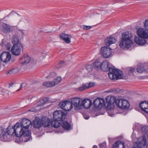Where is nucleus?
<instances>
[{"mask_svg":"<svg viewBox=\"0 0 148 148\" xmlns=\"http://www.w3.org/2000/svg\"><path fill=\"white\" fill-rule=\"evenodd\" d=\"M148 143L147 139L144 136L138 138L137 141L134 143V146L137 148H147Z\"/></svg>","mask_w":148,"mask_h":148,"instance_id":"obj_4","label":"nucleus"},{"mask_svg":"<svg viewBox=\"0 0 148 148\" xmlns=\"http://www.w3.org/2000/svg\"><path fill=\"white\" fill-rule=\"evenodd\" d=\"M61 77L60 76H58L55 79H53V80L55 85H56L61 82Z\"/></svg>","mask_w":148,"mask_h":148,"instance_id":"obj_37","label":"nucleus"},{"mask_svg":"<svg viewBox=\"0 0 148 148\" xmlns=\"http://www.w3.org/2000/svg\"><path fill=\"white\" fill-rule=\"evenodd\" d=\"M135 71V69H130L129 70V71L131 72H133L134 71Z\"/></svg>","mask_w":148,"mask_h":148,"instance_id":"obj_52","label":"nucleus"},{"mask_svg":"<svg viewBox=\"0 0 148 148\" xmlns=\"http://www.w3.org/2000/svg\"><path fill=\"white\" fill-rule=\"evenodd\" d=\"M16 14L17 16H16L15 20L18 24L20 23L21 22L23 23H25L26 19L24 17L17 13H16Z\"/></svg>","mask_w":148,"mask_h":148,"instance_id":"obj_26","label":"nucleus"},{"mask_svg":"<svg viewBox=\"0 0 148 148\" xmlns=\"http://www.w3.org/2000/svg\"><path fill=\"white\" fill-rule=\"evenodd\" d=\"M14 27L5 23L2 25V30L3 32L5 33L11 32L14 29Z\"/></svg>","mask_w":148,"mask_h":148,"instance_id":"obj_17","label":"nucleus"},{"mask_svg":"<svg viewBox=\"0 0 148 148\" xmlns=\"http://www.w3.org/2000/svg\"><path fill=\"white\" fill-rule=\"evenodd\" d=\"M43 86H46V83L45 82L43 84Z\"/></svg>","mask_w":148,"mask_h":148,"instance_id":"obj_54","label":"nucleus"},{"mask_svg":"<svg viewBox=\"0 0 148 148\" xmlns=\"http://www.w3.org/2000/svg\"><path fill=\"white\" fill-rule=\"evenodd\" d=\"M56 75L55 73L54 72H52L50 73L49 75L47 77H47H55L56 76Z\"/></svg>","mask_w":148,"mask_h":148,"instance_id":"obj_45","label":"nucleus"},{"mask_svg":"<svg viewBox=\"0 0 148 148\" xmlns=\"http://www.w3.org/2000/svg\"><path fill=\"white\" fill-rule=\"evenodd\" d=\"M67 115L66 113L60 110L54 111L53 114V117L54 120L62 122L66 118Z\"/></svg>","mask_w":148,"mask_h":148,"instance_id":"obj_5","label":"nucleus"},{"mask_svg":"<svg viewBox=\"0 0 148 148\" xmlns=\"http://www.w3.org/2000/svg\"><path fill=\"white\" fill-rule=\"evenodd\" d=\"M146 117L147 119H148V115H147Z\"/></svg>","mask_w":148,"mask_h":148,"instance_id":"obj_58","label":"nucleus"},{"mask_svg":"<svg viewBox=\"0 0 148 148\" xmlns=\"http://www.w3.org/2000/svg\"><path fill=\"white\" fill-rule=\"evenodd\" d=\"M136 70L138 72L141 73L145 71V69L143 67H139L137 68Z\"/></svg>","mask_w":148,"mask_h":148,"instance_id":"obj_44","label":"nucleus"},{"mask_svg":"<svg viewBox=\"0 0 148 148\" xmlns=\"http://www.w3.org/2000/svg\"><path fill=\"white\" fill-rule=\"evenodd\" d=\"M1 60L4 63L9 62L11 58V55L9 52L4 51L0 55Z\"/></svg>","mask_w":148,"mask_h":148,"instance_id":"obj_12","label":"nucleus"},{"mask_svg":"<svg viewBox=\"0 0 148 148\" xmlns=\"http://www.w3.org/2000/svg\"><path fill=\"white\" fill-rule=\"evenodd\" d=\"M99 146L101 148H104L106 146V144L105 143H103L101 144H100Z\"/></svg>","mask_w":148,"mask_h":148,"instance_id":"obj_50","label":"nucleus"},{"mask_svg":"<svg viewBox=\"0 0 148 148\" xmlns=\"http://www.w3.org/2000/svg\"><path fill=\"white\" fill-rule=\"evenodd\" d=\"M0 139L4 141H9V137L7 136L6 131L1 127H0Z\"/></svg>","mask_w":148,"mask_h":148,"instance_id":"obj_15","label":"nucleus"},{"mask_svg":"<svg viewBox=\"0 0 148 148\" xmlns=\"http://www.w3.org/2000/svg\"><path fill=\"white\" fill-rule=\"evenodd\" d=\"M42 125L45 127H46V117L45 116H43L41 118L40 121Z\"/></svg>","mask_w":148,"mask_h":148,"instance_id":"obj_36","label":"nucleus"},{"mask_svg":"<svg viewBox=\"0 0 148 148\" xmlns=\"http://www.w3.org/2000/svg\"><path fill=\"white\" fill-rule=\"evenodd\" d=\"M30 57L27 54H25L20 59V62L23 64H26L30 61Z\"/></svg>","mask_w":148,"mask_h":148,"instance_id":"obj_22","label":"nucleus"},{"mask_svg":"<svg viewBox=\"0 0 148 148\" xmlns=\"http://www.w3.org/2000/svg\"><path fill=\"white\" fill-rule=\"evenodd\" d=\"M12 44L13 45H17L18 44H21L19 42V40L18 36H14L12 39Z\"/></svg>","mask_w":148,"mask_h":148,"instance_id":"obj_31","label":"nucleus"},{"mask_svg":"<svg viewBox=\"0 0 148 148\" xmlns=\"http://www.w3.org/2000/svg\"><path fill=\"white\" fill-rule=\"evenodd\" d=\"M95 85V84L94 82L86 84L83 83L82 85V86L79 87L78 89L79 91H82L88 88L92 87Z\"/></svg>","mask_w":148,"mask_h":148,"instance_id":"obj_18","label":"nucleus"},{"mask_svg":"<svg viewBox=\"0 0 148 148\" xmlns=\"http://www.w3.org/2000/svg\"><path fill=\"white\" fill-rule=\"evenodd\" d=\"M109 69V72H112L115 77L116 78V79H121L123 77V72L122 71L111 67Z\"/></svg>","mask_w":148,"mask_h":148,"instance_id":"obj_11","label":"nucleus"},{"mask_svg":"<svg viewBox=\"0 0 148 148\" xmlns=\"http://www.w3.org/2000/svg\"><path fill=\"white\" fill-rule=\"evenodd\" d=\"M108 75L109 78L111 79H116V78L115 77L114 75L112 72H110L108 73Z\"/></svg>","mask_w":148,"mask_h":148,"instance_id":"obj_41","label":"nucleus"},{"mask_svg":"<svg viewBox=\"0 0 148 148\" xmlns=\"http://www.w3.org/2000/svg\"><path fill=\"white\" fill-rule=\"evenodd\" d=\"M101 55L106 58H108L112 55L111 49L104 46L102 47L100 50Z\"/></svg>","mask_w":148,"mask_h":148,"instance_id":"obj_8","label":"nucleus"},{"mask_svg":"<svg viewBox=\"0 0 148 148\" xmlns=\"http://www.w3.org/2000/svg\"><path fill=\"white\" fill-rule=\"evenodd\" d=\"M6 132L7 134V136L9 137V140H10V135H12V134H14L13 133L14 131V127H11L10 126H9L6 129Z\"/></svg>","mask_w":148,"mask_h":148,"instance_id":"obj_32","label":"nucleus"},{"mask_svg":"<svg viewBox=\"0 0 148 148\" xmlns=\"http://www.w3.org/2000/svg\"><path fill=\"white\" fill-rule=\"evenodd\" d=\"M139 107L142 110L148 115V102L146 101H142L139 105Z\"/></svg>","mask_w":148,"mask_h":148,"instance_id":"obj_16","label":"nucleus"},{"mask_svg":"<svg viewBox=\"0 0 148 148\" xmlns=\"http://www.w3.org/2000/svg\"><path fill=\"white\" fill-rule=\"evenodd\" d=\"M116 41V40L114 38L110 36L105 39V43L106 45L108 46L110 45L115 43Z\"/></svg>","mask_w":148,"mask_h":148,"instance_id":"obj_21","label":"nucleus"},{"mask_svg":"<svg viewBox=\"0 0 148 148\" xmlns=\"http://www.w3.org/2000/svg\"><path fill=\"white\" fill-rule=\"evenodd\" d=\"M132 34L128 32H123L121 34L119 42L120 47L122 49L129 48L133 44Z\"/></svg>","mask_w":148,"mask_h":148,"instance_id":"obj_1","label":"nucleus"},{"mask_svg":"<svg viewBox=\"0 0 148 148\" xmlns=\"http://www.w3.org/2000/svg\"><path fill=\"white\" fill-rule=\"evenodd\" d=\"M19 33L21 34L22 35H25V31L23 29H19L18 30Z\"/></svg>","mask_w":148,"mask_h":148,"instance_id":"obj_47","label":"nucleus"},{"mask_svg":"<svg viewBox=\"0 0 148 148\" xmlns=\"http://www.w3.org/2000/svg\"><path fill=\"white\" fill-rule=\"evenodd\" d=\"M82 27L83 29L87 30L90 28L92 27V26L83 25Z\"/></svg>","mask_w":148,"mask_h":148,"instance_id":"obj_48","label":"nucleus"},{"mask_svg":"<svg viewBox=\"0 0 148 148\" xmlns=\"http://www.w3.org/2000/svg\"><path fill=\"white\" fill-rule=\"evenodd\" d=\"M144 26L146 29L148 30V19L145 20L144 23Z\"/></svg>","mask_w":148,"mask_h":148,"instance_id":"obj_46","label":"nucleus"},{"mask_svg":"<svg viewBox=\"0 0 148 148\" xmlns=\"http://www.w3.org/2000/svg\"><path fill=\"white\" fill-rule=\"evenodd\" d=\"M24 84H21V85L20 87V88H19L16 91H17V92H18V91H19L21 89V88H22V86H23V85Z\"/></svg>","mask_w":148,"mask_h":148,"instance_id":"obj_51","label":"nucleus"},{"mask_svg":"<svg viewBox=\"0 0 148 148\" xmlns=\"http://www.w3.org/2000/svg\"><path fill=\"white\" fill-rule=\"evenodd\" d=\"M106 102L108 103L107 107H108L110 105H112L114 102L116 103V98L114 97L108 96L106 98Z\"/></svg>","mask_w":148,"mask_h":148,"instance_id":"obj_23","label":"nucleus"},{"mask_svg":"<svg viewBox=\"0 0 148 148\" xmlns=\"http://www.w3.org/2000/svg\"><path fill=\"white\" fill-rule=\"evenodd\" d=\"M62 127L66 130H69L71 129V125L67 121L63 122L61 124Z\"/></svg>","mask_w":148,"mask_h":148,"instance_id":"obj_30","label":"nucleus"},{"mask_svg":"<svg viewBox=\"0 0 148 148\" xmlns=\"http://www.w3.org/2000/svg\"><path fill=\"white\" fill-rule=\"evenodd\" d=\"M51 32V31H48V32L47 31V32Z\"/></svg>","mask_w":148,"mask_h":148,"instance_id":"obj_59","label":"nucleus"},{"mask_svg":"<svg viewBox=\"0 0 148 148\" xmlns=\"http://www.w3.org/2000/svg\"><path fill=\"white\" fill-rule=\"evenodd\" d=\"M60 38L64 40L66 43H69L71 42L70 39L71 36L70 35L62 33L60 34Z\"/></svg>","mask_w":148,"mask_h":148,"instance_id":"obj_20","label":"nucleus"},{"mask_svg":"<svg viewBox=\"0 0 148 148\" xmlns=\"http://www.w3.org/2000/svg\"><path fill=\"white\" fill-rule=\"evenodd\" d=\"M30 138H29L28 139H27V140H25L24 141L25 142H27L28 141L30 140Z\"/></svg>","mask_w":148,"mask_h":148,"instance_id":"obj_53","label":"nucleus"},{"mask_svg":"<svg viewBox=\"0 0 148 148\" xmlns=\"http://www.w3.org/2000/svg\"><path fill=\"white\" fill-rule=\"evenodd\" d=\"M112 148H125L124 143L122 141H117L114 144Z\"/></svg>","mask_w":148,"mask_h":148,"instance_id":"obj_25","label":"nucleus"},{"mask_svg":"<svg viewBox=\"0 0 148 148\" xmlns=\"http://www.w3.org/2000/svg\"><path fill=\"white\" fill-rule=\"evenodd\" d=\"M93 105L95 108H101L105 106L104 100L102 98H97L94 101Z\"/></svg>","mask_w":148,"mask_h":148,"instance_id":"obj_10","label":"nucleus"},{"mask_svg":"<svg viewBox=\"0 0 148 148\" xmlns=\"http://www.w3.org/2000/svg\"><path fill=\"white\" fill-rule=\"evenodd\" d=\"M62 122L57 120H54L52 121L49 119H47V127L49 126L50 124L52 127L54 128H58L59 127L61 124Z\"/></svg>","mask_w":148,"mask_h":148,"instance_id":"obj_14","label":"nucleus"},{"mask_svg":"<svg viewBox=\"0 0 148 148\" xmlns=\"http://www.w3.org/2000/svg\"><path fill=\"white\" fill-rule=\"evenodd\" d=\"M137 34L139 37H136L134 41L139 45H144L146 42L145 38H148V30L146 31L143 28H139L137 30Z\"/></svg>","mask_w":148,"mask_h":148,"instance_id":"obj_2","label":"nucleus"},{"mask_svg":"<svg viewBox=\"0 0 148 148\" xmlns=\"http://www.w3.org/2000/svg\"><path fill=\"white\" fill-rule=\"evenodd\" d=\"M1 46L2 47H5V48L8 50H9L10 49L11 47V44L10 43L3 41L2 40V43L0 44Z\"/></svg>","mask_w":148,"mask_h":148,"instance_id":"obj_33","label":"nucleus"},{"mask_svg":"<svg viewBox=\"0 0 148 148\" xmlns=\"http://www.w3.org/2000/svg\"><path fill=\"white\" fill-rule=\"evenodd\" d=\"M32 123L34 127L36 129L40 128L42 125L39 119H36L33 121Z\"/></svg>","mask_w":148,"mask_h":148,"instance_id":"obj_27","label":"nucleus"},{"mask_svg":"<svg viewBox=\"0 0 148 148\" xmlns=\"http://www.w3.org/2000/svg\"><path fill=\"white\" fill-rule=\"evenodd\" d=\"M101 63L99 61L95 62L93 64V67L95 69H98L100 68Z\"/></svg>","mask_w":148,"mask_h":148,"instance_id":"obj_35","label":"nucleus"},{"mask_svg":"<svg viewBox=\"0 0 148 148\" xmlns=\"http://www.w3.org/2000/svg\"><path fill=\"white\" fill-rule=\"evenodd\" d=\"M13 83H11V84H9V87H10V86H12L13 85Z\"/></svg>","mask_w":148,"mask_h":148,"instance_id":"obj_56","label":"nucleus"},{"mask_svg":"<svg viewBox=\"0 0 148 148\" xmlns=\"http://www.w3.org/2000/svg\"><path fill=\"white\" fill-rule=\"evenodd\" d=\"M46 102V98H45L35 103L34 105V106L38 107L43 105Z\"/></svg>","mask_w":148,"mask_h":148,"instance_id":"obj_28","label":"nucleus"},{"mask_svg":"<svg viewBox=\"0 0 148 148\" xmlns=\"http://www.w3.org/2000/svg\"><path fill=\"white\" fill-rule=\"evenodd\" d=\"M141 130L143 136L147 135L148 134V126H145L142 127Z\"/></svg>","mask_w":148,"mask_h":148,"instance_id":"obj_34","label":"nucleus"},{"mask_svg":"<svg viewBox=\"0 0 148 148\" xmlns=\"http://www.w3.org/2000/svg\"><path fill=\"white\" fill-rule=\"evenodd\" d=\"M92 105V102L90 100L88 99H84L81 102L82 109L83 107L86 109L89 108Z\"/></svg>","mask_w":148,"mask_h":148,"instance_id":"obj_19","label":"nucleus"},{"mask_svg":"<svg viewBox=\"0 0 148 148\" xmlns=\"http://www.w3.org/2000/svg\"><path fill=\"white\" fill-rule=\"evenodd\" d=\"M11 13H10L7 16V17H9V15Z\"/></svg>","mask_w":148,"mask_h":148,"instance_id":"obj_57","label":"nucleus"},{"mask_svg":"<svg viewBox=\"0 0 148 148\" xmlns=\"http://www.w3.org/2000/svg\"><path fill=\"white\" fill-rule=\"evenodd\" d=\"M23 48L21 44L13 45L11 47V51L12 54L15 56H18L21 53V51Z\"/></svg>","mask_w":148,"mask_h":148,"instance_id":"obj_9","label":"nucleus"},{"mask_svg":"<svg viewBox=\"0 0 148 148\" xmlns=\"http://www.w3.org/2000/svg\"><path fill=\"white\" fill-rule=\"evenodd\" d=\"M36 107L35 106V107L32 108H31V109H29L28 110L29 111H31V112H36L38 111V110H40V108L39 109H37L36 108Z\"/></svg>","mask_w":148,"mask_h":148,"instance_id":"obj_49","label":"nucleus"},{"mask_svg":"<svg viewBox=\"0 0 148 148\" xmlns=\"http://www.w3.org/2000/svg\"><path fill=\"white\" fill-rule=\"evenodd\" d=\"M55 86L53 80V81H49L47 82V87H53Z\"/></svg>","mask_w":148,"mask_h":148,"instance_id":"obj_39","label":"nucleus"},{"mask_svg":"<svg viewBox=\"0 0 148 148\" xmlns=\"http://www.w3.org/2000/svg\"><path fill=\"white\" fill-rule=\"evenodd\" d=\"M13 133L16 136L18 137L22 136H29L31 134V132L28 131H25L19 123H17L14 126Z\"/></svg>","mask_w":148,"mask_h":148,"instance_id":"obj_3","label":"nucleus"},{"mask_svg":"<svg viewBox=\"0 0 148 148\" xmlns=\"http://www.w3.org/2000/svg\"><path fill=\"white\" fill-rule=\"evenodd\" d=\"M66 101L61 102L59 103V106L64 110L65 106L66 105Z\"/></svg>","mask_w":148,"mask_h":148,"instance_id":"obj_38","label":"nucleus"},{"mask_svg":"<svg viewBox=\"0 0 148 148\" xmlns=\"http://www.w3.org/2000/svg\"><path fill=\"white\" fill-rule=\"evenodd\" d=\"M86 69L89 72L91 71L93 68V66L89 64H87L86 66Z\"/></svg>","mask_w":148,"mask_h":148,"instance_id":"obj_43","label":"nucleus"},{"mask_svg":"<svg viewBox=\"0 0 148 148\" xmlns=\"http://www.w3.org/2000/svg\"><path fill=\"white\" fill-rule=\"evenodd\" d=\"M48 101V99H47V102Z\"/></svg>","mask_w":148,"mask_h":148,"instance_id":"obj_60","label":"nucleus"},{"mask_svg":"<svg viewBox=\"0 0 148 148\" xmlns=\"http://www.w3.org/2000/svg\"><path fill=\"white\" fill-rule=\"evenodd\" d=\"M73 106L71 101H66V105L65 106L64 110L66 111H69L73 108Z\"/></svg>","mask_w":148,"mask_h":148,"instance_id":"obj_29","label":"nucleus"},{"mask_svg":"<svg viewBox=\"0 0 148 148\" xmlns=\"http://www.w3.org/2000/svg\"><path fill=\"white\" fill-rule=\"evenodd\" d=\"M64 61H61L56 66V68L58 69H59L60 67L64 65Z\"/></svg>","mask_w":148,"mask_h":148,"instance_id":"obj_40","label":"nucleus"},{"mask_svg":"<svg viewBox=\"0 0 148 148\" xmlns=\"http://www.w3.org/2000/svg\"><path fill=\"white\" fill-rule=\"evenodd\" d=\"M110 68L109 66L108 62L106 61H104L101 63L100 68L103 71H109V68Z\"/></svg>","mask_w":148,"mask_h":148,"instance_id":"obj_24","label":"nucleus"},{"mask_svg":"<svg viewBox=\"0 0 148 148\" xmlns=\"http://www.w3.org/2000/svg\"><path fill=\"white\" fill-rule=\"evenodd\" d=\"M116 103L119 108L123 110L127 109L130 107V103L127 100L124 99L116 100Z\"/></svg>","mask_w":148,"mask_h":148,"instance_id":"obj_6","label":"nucleus"},{"mask_svg":"<svg viewBox=\"0 0 148 148\" xmlns=\"http://www.w3.org/2000/svg\"><path fill=\"white\" fill-rule=\"evenodd\" d=\"M18 72V69H15L9 71L8 73L10 74H14L17 73Z\"/></svg>","mask_w":148,"mask_h":148,"instance_id":"obj_42","label":"nucleus"},{"mask_svg":"<svg viewBox=\"0 0 148 148\" xmlns=\"http://www.w3.org/2000/svg\"><path fill=\"white\" fill-rule=\"evenodd\" d=\"M82 99L79 97H74L71 99V101L73 106L75 110H79L82 109L81 103Z\"/></svg>","mask_w":148,"mask_h":148,"instance_id":"obj_7","label":"nucleus"},{"mask_svg":"<svg viewBox=\"0 0 148 148\" xmlns=\"http://www.w3.org/2000/svg\"><path fill=\"white\" fill-rule=\"evenodd\" d=\"M5 18L4 17V18H3V19H5Z\"/></svg>","mask_w":148,"mask_h":148,"instance_id":"obj_61","label":"nucleus"},{"mask_svg":"<svg viewBox=\"0 0 148 148\" xmlns=\"http://www.w3.org/2000/svg\"><path fill=\"white\" fill-rule=\"evenodd\" d=\"M22 127L25 129V131H29L28 130L29 127L31 125L32 122L29 120L26 119H23L20 123Z\"/></svg>","mask_w":148,"mask_h":148,"instance_id":"obj_13","label":"nucleus"},{"mask_svg":"<svg viewBox=\"0 0 148 148\" xmlns=\"http://www.w3.org/2000/svg\"><path fill=\"white\" fill-rule=\"evenodd\" d=\"M93 148H97V147L96 145H94L93 147Z\"/></svg>","mask_w":148,"mask_h":148,"instance_id":"obj_55","label":"nucleus"}]
</instances>
